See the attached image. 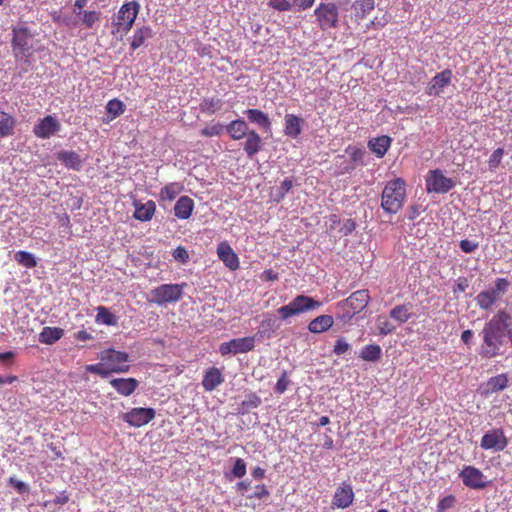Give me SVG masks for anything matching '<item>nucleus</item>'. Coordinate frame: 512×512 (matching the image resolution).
<instances>
[{
	"label": "nucleus",
	"instance_id": "1",
	"mask_svg": "<svg viewBox=\"0 0 512 512\" xmlns=\"http://www.w3.org/2000/svg\"><path fill=\"white\" fill-rule=\"evenodd\" d=\"M510 325L511 316L505 310H499L484 324L480 333L482 343L478 352L481 358L492 359L503 354L504 338Z\"/></svg>",
	"mask_w": 512,
	"mask_h": 512
},
{
	"label": "nucleus",
	"instance_id": "2",
	"mask_svg": "<svg viewBox=\"0 0 512 512\" xmlns=\"http://www.w3.org/2000/svg\"><path fill=\"white\" fill-rule=\"evenodd\" d=\"M99 359V363L86 366V370L103 378L112 373H126L130 370L129 354L126 352L109 348L100 353Z\"/></svg>",
	"mask_w": 512,
	"mask_h": 512
},
{
	"label": "nucleus",
	"instance_id": "3",
	"mask_svg": "<svg viewBox=\"0 0 512 512\" xmlns=\"http://www.w3.org/2000/svg\"><path fill=\"white\" fill-rule=\"evenodd\" d=\"M406 198V183L395 178L386 183L381 195V207L390 214H396L403 207Z\"/></svg>",
	"mask_w": 512,
	"mask_h": 512
},
{
	"label": "nucleus",
	"instance_id": "4",
	"mask_svg": "<svg viewBox=\"0 0 512 512\" xmlns=\"http://www.w3.org/2000/svg\"><path fill=\"white\" fill-rule=\"evenodd\" d=\"M370 301L369 291L366 289L353 292L348 298L339 301L337 308L341 310L340 320L349 322L356 314L364 310Z\"/></svg>",
	"mask_w": 512,
	"mask_h": 512
},
{
	"label": "nucleus",
	"instance_id": "5",
	"mask_svg": "<svg viewBox=\"0 0 512 512\" xmlns=\"http://www.w3.org/2000/svg\"><path fill=\"white\" fill-rule=\"evenodd\" d=\"M139 10L140 5L136 1L124 3L113 20L112 33L120 36L127 34L132 28Z\"/></svg>",
	"mask_w": 512,
	"mask_h": 512
},
{
	"label": "nucleus",
	"instance_id": "6",
	"mask_svg": "<svg viewBox=\"0 0 512 512\" xmlns=\"http://www.w3.org/2000/svg\"><path fill=\"white\" fill-rule=\"evenodd\" d=\"M321 303L306 295H297L287 305L277 309V313L281 320H287L290 317L300 315L302 313L319 308Z\"/></svg>",
	"mask_w": 512,
	"mask_h": 512
},
{
	"label": "nucleus",
	"instance_id": "7",
	"mask_svg": "<svg viewBox=\"0 0 512 512\" xmlns=\"http://www.w3.org/2000/svg\"><path fill=\"white\" fill-rule=\"evenodd\" d=\"M186 286V283L159 285L151 291L153 298L150 300V302H153L159 306L165 305L167 303H176L183 297L184 288Z\"/></svg>",
	"mask_w": 512,
	"mask_h": 512
},
{
	"label": "nucleus",
	"instance_id": "8",
	"mask_svg": "<svg viewBox=\"0 0 512 512\" xmlns=\"http://www.w3.org/2000/svg\"><path fill=\"white\" fill-rule=\"evenodd\" d=\"M319 28L322 31L334 29L339 24V10L335 3H320L314 10Z\"/></svg>",
	"mask_w": 512,
	"mask_h": 512
},
{
	"label": "nucleus",
	"instance_id": "9",
	"mask_svg": "<svg viewBox=\"0 0 512 512\" xmlns=\"http://www.w3.org/2000/svg\"><path fill=\"white\" fill-rule=\"evenodd\" d=\"M32 38L33 34L28 27L23 26L12 29L11 46L16 58L19 56L28 58L32 55L33 46L30 43Z\"/></svg>",
	"mask_w": 512,
	"mask_h": 512
},
{
	"label": "nucleus",
	"instance_id": "10",
	"mask_svg": "<svg viewBox=\"0 0 512 512\" xmlns=\"http://www.w3.org/2000/svg\"><path fill=\"white\" fill-rule=\"evenodd\" d=\"M455 186V181L446 177L439 169L429 171L426 177L427 192L444 194L449 192Z\"/></svg>",
	"mask_w": 512,
	"mask_h": 512
},
{
	"label": "nucleus",
	"instance_id": "11",
	"mask_svg": "<svg viewBox=\"0 0 512 512\" xmlns=\"http://www.w3.org/2000/svg\"><path fill=\"white\" fill-rule=\"evenodd\" d=\"M459 477L462 480L463 485L470 489L482 490L488 485V481L486 480V476L483 472L472 465L464 466L459 473Z\"/></svg>",
	"mask_w": 512,
	"mask_h": 512
},
{
	"label": "nucleus",
	"instance_id": "12",
	"mask_svg": "<svg viewBox=\"0 0 512 512\" xmlns=\"http://www.w3.org/2000/svg\"><path fill=\"white\" fill-rule=\"evenodd\" d=\"M255 347V337L248 336L243 338H234L228 342H223L219 345V353L222 356L228 354H242L250 352Z\"/></svg>",
	"mask_w": 512,
	"mask_h": 512
},
{
	"label": "nucleus",
	"instance_id": "13",
	"mask_svg": "<svg viewBox=\"0 0 512 512\" xmlns=\"http://www.w3.org/2000/svg\"><path fill=\"white\" fill-rule=\"evenodd\" d=\"M480 445L484 450L500 452L507 447L508 438L502 428H493L482 436Z\"/></svg>",
	"mask_w": 512,
	"mask_h": 512
},
{
	"label": "nucleus",
	"instance_id": "14",
	"mask_svg": "<svg viewBox=\"0 0 512 512\" xmlns=\"http://www.w3.org/2000/svg\"><path fill=\"white\" fill-rule=\"evenodd\" d=\"M155 410L153 408H132L123 414L122 419L133 427H141L148 424L155 418Z\"/></svg>",
	"mask_w": 512,
	"mask_h": 512
},
{
	"label": "nucleus",
	"instance_id": "15",
	"mask_svg": "<svg viewBox=\"0 0 512 512\" xmlns=\"http://www.w3.org/2000/svg\"><path fill=\"white\" fill-rule=\"evenodd\" d=\"M61 125L58 120L53 116L47 115L34 126L33 133L36 137L41 139H48L53 134L58 132Z\"/></svg>",
	"mask_w": 512,
	"mask_h": 512
},
{
	"label": "nucleus",
	"instance_id": "16",
	"mask_svg": "<svg viewBox=\"0 0 512 512\" xmlns=\"http://www.w3.org/2000/svg\"><path fill=\"white\" fill-rule=\"evenodd\" d=\"M453 73L450 69H445L437 73L428 83L426 93L429 96H439L443 89L452 81Z\"/></svg>",
	"mask_w": 512,
	"mask_h": 512
},
{
	"label": "nucleus",
	"instance_id": "17",
	"mask_svg": "<svg viewBox=\"0 0 512 512\" xmlns=\"http://www.w3.org/2000/svg\"><path fill=\"white\" fill-rule=\"evenodd\" d=\"M354 500V492L351 484L343 482L335 491L333 505L340 509L348 508Z\"/></svg>",
	"mask_w": 512,
	"mask_h": 512
},
{
	"label": "nucleus",
	"instance_id": "18",
	"mask_svg": "<svg viewBox=\"0 0 512 512\" xmlns=\"http://www.w3.org/2000/svg\"><path fill=\"white\" fill-rule=\"evenodd\" d=\"M218 258L230 270L235 271L239 268V258L227 242H221L217 246Z\"/></svg>",
	"mask_w": 512,
	"mask_h": 512
},
{
	"label": "nucleus",
	"instance_id": "19",
	"mask_svg": "<svg viewBox=\"0 0 512 512\" xmlns=\"http://www.w3.org/2000/svg\"><path fill=\"white\" fill-rule=\"evenodd\" d=\"M224 382L222 370L217 367L208 368L203 375L202 387L206 392H211Z\"/></svg>",
	"mask_w": 512,
	"mask_h": 512
},
{
	"label": "nucleus",
	"instance_id": "20",
	"mask_svg": "<svg viewBox=\"0 0 512 512\" xmlns=\"http://www.w3.org/2000/svg\"><path fill=\"white\" fill-rule=\"evenodd\" d=\"M134 207V218L142 222L150 221L156 212V204L153 200H148L145 203L135 201Z\"/></svg>",
	"mask_w": 512,
	"mask_h": 512
},
{
	"label": "nucleus",
	"instance_id": "21",
	"mask_svg": "<svg viewBox=\"0 0 512 512\" xmlns=\"http://www.w3.org/2000/svg\"><path fill=\"white\" fill-rule=\"evenodd\" d=\"M110 385L123 396H130L137 389L139 382L135 378H115Z\"/></svg>",
	"mask_w": 512,
	"mask_h": 512
},
{
	"label": "nucleus",
	"instance_id": "22",
	"mask_svg": "<svg viewBox=\"0 0 512 512\" xmlns=\"http://www.w3.org/2000/svg\"><path fill=\"white\" fill-rule=\"evenodd\" d=\"M391 142L389 136L383 135L369 140L368 147L378 158H382L390 148Z\"/></svg>",
	"mask_w": 512,
	"mask_h": 512
},
{
	"label": "nucleus",
	"instance_id": "23",
	"mask_svg": "<svg viewBox=\"0 0 512 512\" xmlns=\"http://www.w3.org/2000/svg\"><path fill=\"white\" fill-rule=\"evenodd\" d=\"M194 209V201L188 196H181L175 206H174V214L178 219H188Z\"/></svg>",
	"mask_w": 512,
	"mask_h": 512
},
{
	"label": "nucleus",
	"instance_id": "24",
	"mask_svg": "<svg viewBox=\"0 0 512 512\" xmlns=\"http://www.w3.org/2000/svg\"><path fill=\"white\" fill-rule=\"evenodd\" d=\"M226 131L233 140H240L246 137L251 130L243 119H236L226 126Z\"/></svg>",
	"mask_w": 512,
	"mask_h": 512
},
{
	"label": "nucleus",
	"instance_id": "25",
	"mask_svg": "<svg viewBox=\"0 0 512 512\" xmlns=\"http://www.w3.org/2000/svg\"><path fill=\"white\" fill-rule=\"evenodd\" d=\"M57 159L68 169L80 170L82 161L75 151H60L56 155Z\"/></svg>",
	"mask_w": 512,
	"mask_h": 512
},
{
	"label": "nucleus",
	"instance_id": "26",
	"mask_svg": "<svg viewBox=\"0 0 512 512\" xmlns=\"http://www.w3.org/2000/svg\"><path fill=\"white\" fill-rule=\"evenodd\" d=\"M261 148L262 139L260 135L255 130H251L246 136V141L244 143V151L246 152L249 158H252L261 150Z\"/></svg>",
	"mask_w": 512,
	"mask_h": 512
},
{
	"label": "nucleus",
	"instance_id": "27",
	"mask_svg": "<svg viewBox=\"0 0 512 512\" xmlns=\"http://www.w3.org/2000/svg\"><path fill=\"white\" fill-rule=\"evenodd\" d=\"M303 120L294 115V114H286L285 115V135L291 138H297L301 134V124Z\"/></svg>",
	"mask_w": 512,
	"mask_h": 512
},
{
	"label": "nucleus",
	"instance_id": "28",
	"mask_svg": "<svg viewBox=\"0 0 512 512\" xmlns=\"http://www.w3.org/2000/svg\"><path fill=\"white\" fill-rule=\"evenodd\" d=\"M64 335V330L59 327H44L39 334V341L42 344L51 345L60 340Z\"/></svg>",
	"mask_w": 512,
	"mask_h": 512
},
{
	"label": "nucleus",
	"instance_id": "29",
	"mask_svg": "<svg viewBox=\"0 0 512 512\" xmlns=\"http://www.w3.org/2000/svg\"><path fill=\"white\" fill-rule=\"evenodd\" d=\"M334 323L333 317L330 315H320L313 319L309 325L308 329L312 333H323L330 329Z\"/></svg>",
	"mask_w": 512,
	"mask_h": 512
},
{
	"label": "nucleus",
	"instance_id": "30",
	"mask_svg": "<svg viewBox=\"0 0 512 512\" xmlns=\"http://www.w3.org/2000/svg\"><path fill=\"white\" fill-rule=\"evenodd\" d=\"M248 120L251 123L257 124L261 128L268 129L271 126V121L266 113L259 109H248L245 111Z\"/></svg>",
	"mask_w": 512,
	"mask_h": 512
},
{
	"label": "nucleus",
	"instance_id": "31",
	"mask_svg": "<svg viewBox=\"0 0 512 512\" xmlns=\"http://www.w3.org/2000/svg\"><path fill=\"white\" fill-rule=\"evenodd\" d=\"M183 190V185L178 182H171L161 188L159 198L163 201H173Z\"/></svg>",
	"mask_w": 512,
	"mask_h": 512
},
{
	"label": "nucleus",
	"instance_id": "32",
	"mask_svg": "<svg viewBox=\"0 0 512 512\" xmlns=\"http://www.w3.org/2000/svg\"><path fill=\"white\" fill-rule=\"evenodd\" d=\"M353 9L357 20H363L375 8V0H355Z\"/></svg>",
	"mask_w": 512,
	"mask_h": 512
},
{
	"label": "nucleus",
	"instance_id": "33",
	"mask_svg": "<svg viewBox=\"0 0 512 512\" xmlns=\"http://www.w3.org/2000/svg\"><path fill=\"white\" fill-rule=\"evenodd\" d=\"M411 316V304L396 305L390 311V317L399 324L407 322L411 318Z\"/></svg>",
	"mask_w": 512,
	"mask_h": 512
},
{
	"label": "nucleus",
	"instance_id": "34",
	"mask_svg": "<svg viewBox=\"0 0 512 512\" xmlns=\"http://www.w3.org/2000/svg\"><path fill=\"white\" fill-rule=\"evenodd\" d=\"M16 120L4 111H0V137H8L14 133Z\"/></svg>",
	"mask_w": 512,
	"mask_h": 512
},
{
	"label": "nucleus",
	"instance_id": "35",
	"mask_svg": "<svg viewBox=\"0 0 512 512\" xmlns=\"http://www.w3.org/2000/svg\"><path fill=\"white\" fill-rule=\"evenodd\" d=\"M509 287V281L505 278H497L494 282V287L485 290L487 294H489L490 298L494 303H496L502 295H504Z\"/></svg>",
	"mask_w": 512,
	"mask_h": 512
},
{
	"label": "nucleus",
	"instance_id": "36",
	"mask_svg": "<svg viewBox=\"0 0 512 512\" xmlns=\"http://www.w3.org/2000/svg\"><path fill=\"white\" fill-rule=\"evenodd\" d=\"M509 287V281L505 278H497L494 282V287L485 290L487 294H489L490 298L494 303H496L502 295H504Z\"/></svg>",
	"mask_w": 512,
	"mask_h": 512
},
{
	"label": "nucleus",
	"instance_id": "37",
	"mask_svg": "<svg viewBox=\"0 0 512 512\" xmlns=\"http://www.w3.org/2000/svg\"><path fill=\"white\" fill-rule=\"evenodd\" d=\"M152 37V29L149 26H143L134 31L130 46L133 50L142 46L146 39Z\"/></svg>",
	"mask_w": 512,
	"mask_h": 512
},
{
	"label": "nucleus",
	"instance_id": "38",
	"mask_svg": "<svg viewBox=\"0 0 512 512\" xmlns=\"http://www.w3.org/2000/svg\"><path fill=\"white\" fill-rule=\"evenodd\" d=\"M508 382H509V379H508L507 374L503 373V374H499V375L491 377L487 381V387L490 392L496 393V392L504 390L508 386Z\"/></svg>",
	"mask_w": 512,
	"mask_h": 512
},
{
	"label": "nucleus",
	"instance_id": "39",
	"mask_svg": "<svg viewBox=\"0 0 512 512\" xmlns=\"http://www.w3.org/2000/svg\"><path fill=\"white\" fill-rule=\"evenodd\" d=\"M381 357V347L379 345L370 344L362 348L360 358L365 361L375 362Z\"/></svg>",
	"mask_w": 512,
	"mask_h": 512
},
{
	"label": "nucleus",
	"instance_id": "40",
	"mask_svg": "<svg viewBox=\"0 0 512 512\" xmlns=\"http://www.w3.org/2000/svg\"><path fill=\"white\" fill-rule=\"evenodd\" d=\"M223 102L219 98H204L200 103V110L206 114H214L222 108Z\"/></svg>",
	"mask_w": 512,
	"mask_h": 512
},
{
	"label": "nucleus",
	"instance_id": "41",
	"mask_svg": "<svg viewBox=\"0 0 512 512\" xmlns=\"http://www.w3.org/2000/svg\"><path fill=\"white\" fill-rule=\"evenodd\" d=\"M97 315H96V322L102 323L108 326L116 325L117 319L116 317L109 311L108 308L104 306H98L96 308Z\"/></svg>",
	"mask_w": 512,
	"mask_h": 512
},
{
	"label": "nucleus",
	"instance_id": "42",
	"mask_svg": "<svg viewBox=\"0 0 512 512\" xmlns=\"http://www.w3.org/2000/svg\"><path fill=\"white\" fill-rule=\"evenodd\" d=\"M106 111L110 116V120H113L124 113L125 104L121 100L114 98L108 101Z\"/></svg>",
	"mask_w": 512,
	"mask_h": 512
},
{
	"label": "nucleus",
	"instance_id": "43",
	"mask_svg": "<svg viewBox=\"0 0 512 512\" xmlns=\"http://www.w3.org/2000/svg\"><path fill=\"white\" fill-rule=\"evenodd\" d=\"M15 260L18 264L25 268H34L37 266V261L34 255L27 251H18L15 253Z\"/></svg>",
	"mask_w": 512,
	"mask_h": 512
},
{
	"label": "nucleus",
	"instance_id": "44",
	"mask_svg": "<svg viewBox=\"0 0 512 512\" xmlns=\"http://www.w3.org/2000/svg\"><path fill=\"white\" fill-rule=\"evenodd\" d=\"M457 504V499L454 495L449 494L441 498L436 506V512H446L453 509Z\"/></svg>",
	"mask_w": 512,
	"mask_h": 512
},
{
	"label": "nucleus",
	"instance_id": "45",
	"mask_svg": "<svg viewBox=\"0 0 512 512\" xmlns=\"http://www.w3.org/2000/svg\"><path fill=\"white\" fill-rule=\"evenodd\" d=\"M376 324L380 335H388L395 330V326L385 315H379L376 319Z\"/></svg>",
	"mask_w": 512,
	"mask_h": 512
},
{
	"label": "nucleus",
	"instance_id": "46",
	"mask_svg": "<svg viewBox=\"0 0 512 512\" xmlns=\"http://www.w3.org/2000/svg\"><path fill=\"white\" fill-rule=\"evenodd\" d=\"M81 23L86 28H92L95 23L99 22L101 14L98 11H84L82 14Z\"/></svg>",
	"mask_w": 512,
	"mask_h": 512
},
{
	"label": "nucleus",
	"instance_id": "47",
	"mask_svg": "<svg viewBox=\"0 0 512 512\" xmlns=\"http://www.w3.org/2000/svg\"><path fill=\"white\" fill-rule=\"evenodd\" d=\"M224 126L221 123L209 124L201 130V135L205 137L219 136L222 134Z\"/></svg>",
	"mask_w": 512,
	"mask_h": 512
},
{
	"label": "nucleus",
	"instance_id": "48",
	"mask_svg": "<svg viewBox=\"0 0 512 512\" xmlns=\"http://www.w3.org/2000/svg\"><path fill=\"white\" fill-rule=\"evenodd\" d=\"M504 149L503 148H497L495 149L492 154L490 155L488 159V166L490 170H495L500 165L502 158L504 156Z\"/></svg>",
	"mask_w": 512,
	"mask_h": 512
},
{
	"label": "nucleus",
	"instance_id": "49",
	"mask_svg": "<svg viewBox=\"0 0 512 512\" xmlns=\"http://www.w3.org/2000/svg\"><path fill=\"white\" fill-rule=\"evenodd\" d=\"M476 302L477 305L483 310H489L495 304L490 298L489 294H487L485 291H481L476 296Z\"/></svg>",
	"mask_w": 512,
	"mask_h": 512
},
{
	"label": "nucleus",
	"instance_id": "50",
	"mask_svg": "<svg viewBox=\"0 0 512 512\" xmlns=\"http://www.w3.org/2000/svg\"><path fill=\"white\" fill-rule=\"evenodd\" d=\"M231 473L236 478H242L246 475V462L242 458H236Z\"/></svg>",
	"mask_w": 512,
	"mask_h": 512
},
{
	"label": "nucleus",
	"instance_id": "51",
	"mask_svg": "<svg viewBox=\"0 0 512 512\" xmlns=\"http://www.w3.org/2000/svg\"><path fill=\"white\" fill-rule=\"evenodd\" d=\"M261 403V398L256 393H250L242 402V406L245 407L246 409H253L259 407Z\"/></svg>",
	"mask_w": 512,
	"mask_h": 512
},
{
	"label": "nucleus",
	"instance_id": "52",
	"mask_svg": "<svg viewBox=\"0 0 512 512\" xmlns=\"http://www.w3.org/2000/svg\"><path fill=\"white\" fill-rule=\"evenodd\" d=\"M172 256L173 258L181 263V264H186L189 262V253L188 251L185 249V247L183 246H178L173 252H172Z\"/></svg>",
	"mask_w": 512,
	"mask_h": 512
},
{
	"label": "nucleus",
	"instance_id": "53",
	"mask_svg": "<svg viewBox=\"0 0 512 512\" xmlns=\"http://www.w3.org/2000/svg\"><path fill=\"white\" fill-rule=\"evenodd\" d=\"M267 4L269 7L280 12L289 11L291 9V3L288 0H267Z\"/></svg>",
	"mask_w": 512,
	"mask_h": 512
},
{
	"label": "nucleus",
	"instance_id": "54",
	"mask_svg": "<svg viewBox=\"0 0 512 512\" xmlns=\"http://www.w3.org/2000/svg\"><path fill=\"white\" fill-rule=\"evenodd\" d=\"M289 384L290 380L288 378L287 372L284 371L276 382L275 392L278 394H283L287 390Z\"/></svg>",
	"mask_w": 512,
	"mask_h": 512
},
{
	"label": "nucleus",
	"instance_id": "55",
	"mask_svg": "<svg viewBox=\"0 0 512 512\" xmlns=\"http://www.w3.org/2000/svg\"><path fill=\"white\" fill-rule=\"evenodd\" d=\"M478 246V242L469 239H463L459 243V247L464 253H472L478 248Z\"/></svg>",
	"mask_w": 512,
	"mask_h": 512
},
{
	"label": "nucleus",
	"instance_id": "56",
	"mask_svg": "<svg viewBox=\"0 0 512 512\" xmlns=\"http://www.w3.org/2000/svg\"><path fill=\"white\" fill-rule=\"evenodd\" d=\"M269 495H270V492L267 489L266 485L261 484V485H256L255 486L254 493L252 495H249L248 498L249 499H253V498L263 499V498L268 497Z\"/></svg>",
	"mask_w": 512,
	"mask_h": 512
},
{
	"label": "nucleus",
	"instance_id": "57",
	"mask_svg": "<svg viewBox=\"0 0 512 512\" xmlns=\"http://www.w3.org/2000/svg\"><path fill=\"white\" fill-rule=\"evenodd\" d=\"M350 348H351L350 344L347 343L343 338H340L335 343L333 353L335 355H342V354L346 353L347 351H349Z\"/></svg>",
	"mask_w": 512,
	"mask_h": 512
},
{
	"label": "nucleus",
	"instance_id": "58",
	"mask_svg": "<svg viewBox=\"0 0 512 512\" xmlns=\"http://www.w3.org/2000/svg\"><path fill=\"white\" fill-rule=\"evenodd\" d=\"M9 485L14 487L18 493L23 494L29 491L28 485L24 482L16 479L15 477H10L8 480Z\"/></svg>",
	"mask_w": 512,
	"mask_h": 512
},
{
	"label": "nucleus",
	"instance_id": "59",
	"mask_svg": "<svg viewBox=\"0 0 512 512\" xmlns=\"http://www.w3.org/2000/svg\"><path fill=\"white\" fill-rule=\"evenodd\" d=\"M292 186H293V182L291 179L286 178L285 180H283L280 185L281 197H283L286 193H288L291 190Z\"/></svg>",
	"mask_w": 512,
	"mask_h": 512
},
{
	"label": "nucleus",
	"instance_id": "60",
	"mask_svg": "<svg viewBox=\"0 0 512 512\" xmlns=\"http://www.w3.org/2000/svg\"><path fill=\"white\" fill-rule=\"evenodd\" d=\"M364 156V151L360 148H352L350 152V157L354 162L362 161Z\"/></svg>",
	"mask_w": 512,
	"mask_h": 512
},
{
	"label": "nucleus",
	"instance_id": "61",
	"mask_svg": "<svg viewBox=\"0 0 512 512\" xmlns=\"http://www.w3.org/2000/svg\"><path fill=\"white\" fill-rule=\"evenodd\" d=\"M88 0H75L73 12L76 15H81L84 11L82 9L86 6Z\"/></svg>",
	"mask_w": 512,
	"mask_h": 512
},
{
	"label": "nucleus",
	"instance_id": "62",
	"mask_svg": "<svg viewBox=\"0 0 512 512\" xmlns=\"http://www.w3.org/2000/svg\"><path fill=\"white\" fill-rule=\"evenodd\" d=\"M300 10H306L314 4L315 0H294Z\"/></svg>",
	"mask_w": 512,
	"mask_h": 512
},
{
	"label": "nucleus",
	"instance_id": "63",
	"mask_svg": "<svg viewBox=\"0 0 512 512\" xmlns=\"http://www.w3.org/2000/svg\"><path fill=\"white\" fill-rule=\"evenodd\" d=\"M472 337H473V331L470 329L464 330L461 334V340L466 345H470Z\"/></svg>",
	"mask_w": 512,
	"mask_h": 512
},
{
	"label": "nucleus",
	"instance_id": "64",
	"mask_svg": "<svg viewBox=\"0 0 512 512\" xmlns=\"http://www.w3.org/2000/svg\"><path fill=\"white\" fill-rule=\"evenodd\" d=\"M274 322L272 318L264 319L260 324V328L263 329L264 332L273 330Z\"/></svg>",
	"mask_w": 512,
	"mask_h": 512
}]
</instances>
